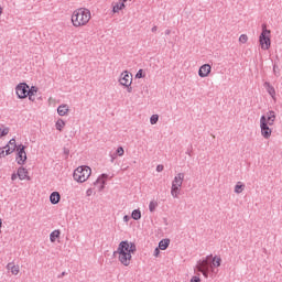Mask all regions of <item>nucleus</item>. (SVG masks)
Masks as SVG:
<instances>
[{"instance_id":"nucleus-1","label":"nucleus","mask_w":282,"mask_h":282,"mask_svg":"<svg viewBox=\"0 0 282 282\" xmlns=\"http://www.w3.org/2000/svg\"><path fill=\"white\" fill-rule=\"evenodd\" d=\"M138 248L135 247V243L129 240H123L118 245L113 256L117 257L121 265L129 268V265H131V261H133V254H135Z\"/></svg>"},{"instance_id":"nucleus-2","label":"nucleus","mask_w":282,"mask_h":282,"mask_svg":"<svg viewBox=\"0 0 282 282\" xmlns=\"http://www.w3.org/2000/svg\"><path fill=\"white\" fill-rule=\"evenodd\" d=\"M221 265V257L213 254L207 256L205 259L199 260L195 265V271L200 272L205 279H208L209 272H215V268Z\"/></svg>"},{"instance_id":"nucleus-3","label":"nucleus","mask_w":282,"mask_h":282,"mask_svg":"<svg viewBox=\"0 0 282 282\" xmlns=\"http://www.w3.org/2000/svg\"><path fill=\"white\" fill-rule=\"evenodd\" d=\"M91 21V11L87 8L75 9L70 15L73 28H85Z\"/></svg>"},{"instance_id":"nucleus-4","label":"nucleus","mask_w":282,"mask_h":282,"mask_svg":"<svg viewBox=\"0 0 282 282\" xmlns=\"http://www.w3.org/2000/svg\"><path fill=\"white\" fill-rule=\"evenodd\" d=\"M276 121V112L273 110L268 111L260 118V133L264 140H270L272 138V129L270 127L274 126Z\"/></svg>"},{"instance_id":"nucleus-5","label":"nucleus","mask_w":282,"mask_h":282,"mask_svg":"<svg viewBox=\"0 0 282 282\" xmlns=\"http://www.w3.org/2000/svg\"><path fill=\"white\" fill-rule=\"evenodd\" d=\"M89 177H91V167L87 165H79L73 172V180L77 182V184H85Z\"/></svg>"},{"instance_id":"nucleus-6","label":"nucleus","mask_w":282,"mask_h":282,"mask_svg":"<svg viewBox=\"0 0 282 282\" xmlns=\"http://www.w3.org/2000/svg\"><path fill=\"white\" fill-rule=\"evenodd\" d=\"M259 45L263 51H268L272 47V31L268 30L265 24L262 25V32L259 36Z\"/></svg>"},{"instance_id":"nucleus-7","label":"nucleus","mask_w":282,"mask_h":282,"mask_svg":"<svg viewBox=\"0 0 282 282\" xmlns=\"http://www.w3.org/2000/svg\"><path fill=\"white\" fill-rule=\"evenodd\" d=\"M182 184H184V173H178L172 181L171 195L175 199L180 197V191H182Z\"/></svg>"},{"instance_id":"nucleus-8","label":"nucleus","mask_w":282,"mask_h":282,"mask_svg":"<svg viewBox=\"0 0 282 282\" xmlns=\"http://www.w3.org/2000/svg\"><path fill=\"white\" fill-rule=\"evenodd\" d=\"M119 84L126 87L131 94V85H133V75L129 70H124L119 76Z\"/></svg>"},{"instance_id":"nucleus-9","label":"nucleus","mask_w":282,"mask_h":282,"mask_svg":"<svg viewBox=\"0 0 282 282\" xmlns=\"http://www.w3.org/2000/svg\"><path fill=\"white\" fill-rule=\"evenodd\" d=\"M30 86L25 83H21L15 87V94L18 98L24 99L28 98Z\"/></svg>"},{"instance_id":"nucleus-10","label":"nucleus","mask_w":282,"mask_h":282,"mask_svg":"<svg viewBox=\"0 0 282 282\" xmlns=\"http://www.w3.org/2000/svg\"><path fill=\"white\" fill-rule=\"evenodd\" d=\"M18 156H17V162L18 164H25V160H28V154L25 153V147L24 145H19L17 149Z\"/></svg>"},{"instance_id":"nucleus-11","label":"nucleus","mask_w":282,"mask_h":282,"mask_svg":"<svg viewBox=\"0 0 282 282\" xmlns=\"http://www.w3.org/2000/svg\"><path fill=\"white\" fill-rule=\"evenodd\" d=\"M210 72H213V66H210V64H204L198 69V76L200 78H208V76H210Z\"/></svg>"},{"instance_id":"nucleus-12","label":"nucleus","mask_w":282,"mask_h":282,"mask_svg":"<svg viewBox=\"0 0 282 282\" xmlns=\"http://www.w3.org/2000/svg\"><path fill=\"white\" fill-rule=\"evenodd\" d=\"M6 149V155H11V153H14V151H17V140L15 139H11L9 141V143L4 147Z\"/></svg>"},{"instance_id":"nucleus-13","label":"nucleus","mask_w":282,"mask_h":282,"mask_svg":"<svg viewBox=\"0 0 282 282\" xmlns=\"http://www.w3.org/2000/svg\"><path fill=\"white\" fill-rule=\"evenodd\" d=\"M8 272H11L14 276L21 272V267L19 264H15L14 262H10L7 264Z\"/></svg>"},{"instance_id":"nucleus-14","label":"nucleus","mask_w":282,"mask_h":282,"mask_svg":"<svg viewBox=\"0 0 282 282\" xmlns=\"http://www.w3.org/2000/svg\"><path fill=\"white\" fill-rule=\"evenodd\" d=\"M58 116H67L69 113V106L67 104H63L57 108Z\"/></svg>"},{"instance_id":"nucleus-15","label":"nucleus","mask_w":282,"mask_h":282,"mask_svg":"<svg viewBox=\"0 0 282 282\" xmlns=\"http://www.w3.org/2000/svg\"><path fill=\"white\" fill-rule=\"evenodd\" d=\"M126 6L124 2H113L112 3V12L113 14H118V12H120V10H124Z\"/></svg>"},{"instance_id":"nucleus-16","label":"nucleus","mask_w":282,"mask_h":282,"mask_svg":"<svg viewBox=\"0 0 282 282\" xmlns=\"http://www.w3.org/2000/svg\"><path fill=\"white\" fill-rule=\"evenodd\" d=\"M107 174H101L98 178H97V181H96V183L95 184H100V186H99V191H102V188H105V184H106V182H107Z\"/></svg>"},{"instance_id":"nucleus-17","label":"nucleus","mask_w":282,"mask_h":282,"mask_svg":"<svg viewBox=\"0 0 282 282\" xmlns=\"http://www.w3.org/2000/svg\"><path fill=\"white\" fill-rule=\"evenodd\" d=\"M50 202L51 204H58V202H61V193L58 192H53L51 195H50Z\"/></svg>"},{"instance_id":"nucleus-18","label":"nucleus","mask_w":282,"mask_h":282,"mask_svg":"<svg viewBox=\"0 0 282 282\" xmlns=\"http://www.w3.org/2000/svg\"><path fill=\"white\" fill-rule=\"evenodd\" d=\"M18 177L19 180H30V176L28 175V171L25 170V167H19Z\"/></svg>"},{"instance_id":"nucleus-19","label":"nucleus","mask_w":282,"mask_h":282,"mask_svg":"<svg viewBox=\"0 0 282 282\" xmlns=\"http://www.w3.org/2000/svg\"><path fill=\"white\" fill-rule=\"evenodd\" d=\"M264 88L267 89L268 94L271 95L272 98L276 96V90L274 89V86H271L270 83H264Z\"/></svg>"},{"instance_id":"nucleus-20","label":"nucleus","mask_w":282,"mask_h":282,"mask_svg":"<svg viewBox=\"0 0 282 282\" xmlns=\"http://www.w3.org/2000/svg\"><path fill=\"white\" fill-rule=\"evenodd\" d=\"M61 238V230L56 229L50 235V241L51 243H55L56 239Z\"/></svg>"},{"instance_id":"nucleus-21","label":"nucleus","mask_w":282,"mask_h":282,"mask_svg":"<svg viewBox=\"0 0 282 282\" xmlns=\"http://www.w3.org/2000/svg\"><path fill=\"white\" fill-rule=\"evenodd\" d=\"M169 246H171V239H163L159 242V248L161 250H166V248H169Z\"/></svg>"},{"instance_id":"nucleus-22","label":"nucleus","mask_w":282,"mask_h":282,"mask_svg":"<svg viewBox=\"0 0 282 282\" xmlns=\"http://www.w3.org/2000/svg\"><path fill=\"white\" fill-rule=\"evenodd\" d=\"M131 217L138 221L139 219H142V212H140V209H134L131 214Z\"/></svg>"},{"instance_id":"nucleus-23","label":"nucleus","mask_w":282,"mask_h":282,"mask_svg":"<svg viewBox=\"0 0 282 282\" xmlns=\"http://www.w3.org/2000/svg\"><path fill=\"white\" fill-rule=\"evenodd\" d=\"M243 188H246V185H243L241 182H238L235 186V193L239 195L240 193H243Z\"/></svg>"},{"instance_id":"nucleus-24","label":"nucleus","mask_w":282,"mask_h":282,"mask_svg":"<svg viewBox=\"0 0 282 282\" xmlns=\"http://www.w3.org/2000/svg\"><path fill=\"white\" fill-rule=\"evenodd\" d=\"M55 127L57 131H63V129H65V122L63 121V119H58L55 123Z\"/></svg>"},{"instance_id":"nucleus-25","label":"nucleus","mask_w":282,"mask_h":282,"mask_svg":"<svg viewBox=\"0 0 282 282\" xmlns=\"http://www.w3.org/2000/svg\"><path fill=\"white\" fill-rule=\"evenodd\" d=\"M36 94H39V87L32 86L31 88H29V95L28 96H36Z\"/></svg>"},{"instance_id":"nucleus-26","label":"nucleus","mask_w":282,"mask_h":282,"mask_svg":"<svg viewBox=\"0 0 282 282\" xmlns=\"http://www.w3.org/2000/svg\"><path fill=\"white\" fill-rule=\"evenodd\" d=\"M155 208H158V202H155V200L150 202V204H149L150 213H155Z\"/></svg>"},{"instance_id":"nucleus-27","label":"nucleus","mask_w":282,"mask_h":282,"mask_svg":"<svg viewBox=\"0 0 282 282\" xmlns=\"http://www.w3.org/2000/svg\"><path fill=\"white\" fill-rule=\"evenodd\" d=\"M239 43H241L242 45H246V43H248V35L247 34H241L238 39Z\"/></svg>"},{"instance_id":"nucleus-28","label":"nucleus","mask_w":282,"mask_h":282,"mask_svg":"<svg viewBox=\"0 0 282 282\" xmlns=\"http://www.w3.org/2000/svg\"><path fill=\"white\" fill-rule=\"evenodd\" d=\"M158 120H160V117H159L158 115H153V116L150 118L151 124H158Z\"/></svg>"},{"instance_id":"nucleus-29","label":"nucleus","mask_w":282,"mask_h":282,"mask_svg":"<svg viewBox=\"0 0 282 282\" xmlns=\"http://www.w3.org/2000/svg\"><path fill=\"white\" fill-rule=\"evenodd\" d=\"M10 133V129L8 128H0V137L3 138V135H8Z\"/></svg>"},{"instance_id":"nucleus-30","label":"nucleus","mask_w":282,"mask_h":282,"mask_svg":"<svg viewBox=\"0 0 282 282\" xmlns=\"http://www.w3.org/2000/svg\"><path fill=\"white\" fill-rule=\"evenodd\" d=\"M144 70L143 69H139L138 73L135 74V78H144Z\"/></svg>"},{"instance_id":"nucleus-31","label":"nucleus","mask_w":282,"mask_h":282,"mask_svg":"<svg viewBox=\"0 0 282 282\" xmlns=\"http://www.w3.org/2000/svg\"><path fill=\"white\" fill-rule=\"evenodd\" d=\"M117 155H119L120 158H122V155H124V149L122 147H119L117 149Z\"/></svg>"},{"instance_id":"nucleus-32","label":"nucleus","mask_w":282,"mask_h":282,"mask_svg":"<svg viewBox=\"0 0 282 282\" xmlns=\"http://www.w3.org/2000/svg\"><path fill=\"white\" fill-rule=\"evenodd\" d=\"M86 195H87V197H91V195H94V189L88 188V189L86 191Z\"/></svg>"},{"instance_id":"nucleus-33","label":"nucleus","mask_w":282,"mask_h":282,"mask_svg":"<svg viewBox=\"0 0 282 282\" xmlns=\"http://www.w3.org/2000/svg\"><path fill=\"white\" fill-rule=\"evenodd\" d=\"M191 282H202V280L199 279V276L194 275V276L191 279Z\"/></svg>"},{"instance_id":"nucleus-34","label":"nucleus","mask_w":282,"mask_h":282,"mask_svg":"<svg viewBox=\"0 0 282 282\" xmlns=\"http://www.w3.org/2000/svg\"><path fill=\"white\" fill-rule=\"evenodd\" d=\"M6 155H8L6 154V148L0 149V158H6Z\"/></svg>"},{"instance_id":"nucleus-35","label":"nucleus","mask_w":282,"mask_h":282,"mask_svg":"<svg viewBox=\"0 0 282 282\" xmlns=\"http://www.w3.org/2000/svg\"><path fill=\"white\" fill-rule=\"evenodd\" d=\"M156 171L158 173H162V171H164V165H158Z\"/></svg>"},{"instance_id":"nucleus-36","label":"nucleus","mask_w":282,"mask_h":282,"mask_svg":"<svg viewBox=\"0 0 282 282\" xmlns=\"http://www.w3.org/2000/svg\"><path fill=\"white\" fill-rule=\"evenodd\" d=\"M154 257H160V247L155 248L154 250Z\"/></svg>"},{"instance_id":"nucleus-37","label":"nucleus","mask_w":282,"mask_h":282,"mask_svg":"<svg viewBox=\"0 0 282 282\" xmlns=\"http://www.w3.org/2000/svg\"><path fill=\"white\" fill-rule=\"evenodd\" d=\"M28 97H29V100H31L32 102H34V100H36V99L34 98V96L28 95Z\"/></svg>"},{"instance_id":"nucleus-38","label":"nucleus","mask_w":282,"mask_h":282,"mask_svg":"<svg viewBox=\"0 0 282 282\" xmlns=\"http://www.w3.org/2000/svg\"><path fill=\"white\" fill-rule=\"evenodd\" d=\"M123 221H126V223L129 221V216H124Z\"/></svg>"},{"instance_id":"nucleus-39","label":"nucleus","mask_w":282,"mask_h":282,"mask_svg":"<svg viewBox=\"0 0 282 282\" xmlns=\"http://www.w3.org/2000/svg\"><path fill=\"white\" fill-rule=\"evenodd\" d=\"M3 14V8L0 6V17Z\"/></svg>"},{"instance_id":"nucleus-40","label":"nucleus","mask_w":282,"mask_h":282,"mask_svg":"<svg viewBox=\"0 0 282 282\" xmlns=\"http://www.w3.org/2000/svg\"><path fill=\"white\" fill-rule=\"evenodd\" d=\"M11 180H17V175H12V176H11Z\"/></svg>"},{"instance_id":"nucleus-41","label":"nucleus","mask_w":282,"mask_h":282,"mask_svg":"<svg viewBox=\"0 0 282 282\" xmlns=\"http://www.w3.org/2000/svg\"><path fill=\"white\" fill-rule=\"evenodd\" d=\"M126 1H127V0H119V2H121V3H123V4H124Z\"/></svg>"}]
</instances>
